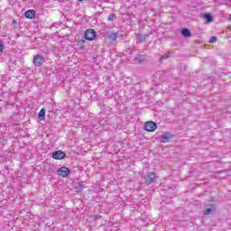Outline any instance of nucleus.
<instances>
[{
    "label": "nucleus",
    "instance_id": "39448f33",
    "mask_svg": "<svg viewBox=\"0 0 231 231\" xmlns=\"http://www.w3.org/2000/svg\"><path fill=\"white\" fill-rule=\"evenodd\" d=\"M69 172H71V171L66 166L58 169V174L59 176H61V178H68V176H69Z\"/></svg>",
    "mask_w": 231,
    "mask_h": 231
},
{
    "label": "nucleus",
    "instance_id": "7ed1b4c3",
    "mask_svg": "<svg viewBox=\"0 0 231 231\" xmlns=\"http://www.w3.org/2000/svg\"><path fill=\"white\" fill-rule=\"evenodd\" d=\"M158 129V125L153 121H148L145 123V131L147 133H154Z\"/></svg>",
    "mask_w": 231,
    "mask_h": 231
},
{
    "label": "nucleus",
    "instance_id": "f03ea898",
    "mask_svg": "<svg viewBox=\"0 0 231 231\" xmlns=\"http://www.w3.org/2000/svg\"><path fill=\"white\" fill-rule=\"evenodd\" d=\"M43 62H45V60L42 54H36L33 57L32 64H34V66H36L37 68H41V66H42Z\"/></svg>",
    "mask_w": 231,
    "mask_h": 231
},
{
    "label": "nucleus",
    "instance_id": "4be33fe9",
    "mask_svg": "<svg viewBox=\"0 0 231 231\" xmlns=\"http://www.w3.org/2000/svg\"><path fill=\"white\" fill-rule=\"evenodd\" d=\"M17 23V20H13V24H16Z\"/></svg>",
    "mask_w": 231,
    "mask_h": 231
},
{
    "label": "nucleus",
    "instance_id": "ddd939ff",
    "mask_svg": "<svg viewBox=\"0 0 231 231\" xmlns=\"http://www.w3.org/2000/svg\"><path fill=\"white\" fill-rule=\"evenodd\" d=\"M203 18L206 20V23L208 24L214 21V17L210 13H205Z\"/></svg>",
    "mask_w": 231,
    "mask_h": 231
},
{
    "label": "nucleus",
    "instance_id": "9d476101",
    "mask_svg": "<svg viewBox=\"0 0 231 231\" xmlns=\"http://www.w3.org/2000/svg\"><path fill=\"white\" fill-rule=\"evenodd\" d=\"M145 60V56L137 53V56L134 59V64H142Z\"/></svg>",
    "mask_w": 231,
    "mask_h": 231
},
{
    "label": "nucleus",
    "instance_id": "9b49d317",
    "mask_svg": "<svg viewBox=\"0 0 231 231\" xmlns=\"http://www.w3.org/2000/svg\"><path fill=\"white\" fill-rule=\"evenodd\" d=\"M106 37L109 41H112L113 42H115V41H116V39H118V32H107Z\"/></svg>",
    "mask_w": 231,
    "mask_h": 231
},
{
    "label": "nucleus",
    "instance_id": "a211bd4d",
    "mask_svg": "<svg viewBox=\"0 0 231 231\" xmlns=\"http://www.w3.org/2000/svg\"><path fill=\"white\" fill-rule=\"evenodd\" d=\"M84 44H86V40L81 39L78 41V46H80L81 48H84Z\"/></svg>",
    "mask_w": 231,
    "mask_h": 231
},
{
    "label": "nucleus",
    "instance_id": "423d86ee",
    "mask_svg": "<svg viewBox=\"0 0 231 231\" xmlns=\"http://www.w3.org/2000/svg\"><path fill=\"white\" fill-rule=\"evenodd\" d=\"M154 180H156V173L148 171L146 174L145 184L151 185V183H154Z\"/></svg>",
    "mask_w": 231,
    "mask_h": 231
},
{
    "label": "nucleus",
    "instance_id": "dca6fc26",
    "mask_svg": "<svg viewBox=\"0 0 231 231\" xmlns=\"http://www.w3.org/2000/svg\"><path fill=\"white\" fill-rule=\"evenodd\" d=\"M136 39H137V41H136V43L137 44H142V42H143V41H145V35H143V34H136Z\"/></svg>",
    "mask_w": 231,
    "mask_h": 231
},
{
    "label": "nucleus",
    "instance_id": "aec40b11",
    "mask_svg": "<svg viewBox=\"0 0 231 231\" xmlns=\"http://www.w3.org/2000/svg\"><path fill=\"white\" fill-rule=\"evenodd\" d=\"M115 19H116V14H111L107 17V21H115Z\"/></svg>",
    "mask_w": 231,
    "mask_h": 231
},
{
    "label": "nucleus",
    "instance_id": "f8f14e48",
    "mask_svg": "<svg viewBox=\"0 0 231 231\" xmlns=\"http://www.w3.org/2000/svg\"><path fill=\"white\" fill-rule=\"evenodd\" d=\"M24 17H26V19H35V10H27L24 13Z\"/></svg>",
    "mask_w": 231,
    "mask_h": 231
},
{
    "label": "nucleus",
    "instance_id": "1a4fd4ad",
    "mask_svg": "<svg viewBox=\"0 0 231 231\" xmlns=\"http://www.w3.org/2000/svg\"><path fill=\"white\" fill-rule=\"evenodd\" d=\"M180 34L185 39H189V37H192V32L189 30V28H182L180 30Z\"/></svg>",
    "mask_w": 231,
    "mask_h": 231
},
{
    "label": "nucleus",
    "instance_id": "b1692460",
    "mask_svg": "<svg viewBox=\"0 0 231 231\" xmlns=\"http://www.w3.org/2000/svg\"><path fill=\"white\" fill-rule=\"evenodd\" d=\"M184 69H187V65L184 66Z\"/></svg>",
    "mask_w": 231,
    "mask_h": 231
},
{
    "label": "nucleus",
    "instance_id": "393cba45",
    "mask_svg": "<svg viewBox=\"0 0 231 231\" xmlns=\"http://www.w3.org/2000/svg\"><path fill=\"white\" fill-rule=\"evenodd\" d=\"M143 129H145V125H143Z\"/></svg>",
    "mask_w": 231,
    "mask_h": 231
},
{
    "label": "nucleus",
    "instance_id": "f3484780",
    "mask_svg": "<svg viewBox=\"0 0 231 231\" xmlns=\"http://www.w3.org/2000/svg\"><path fill=\"white\" fill-rule=\"evenodd\" d=\"M76 192H82V190H84V189H86V186L84 184H82V182H79L76 187Z\"/></svg>",
    "mask_w": 231,
    "mask_h": 231
},
{
    "label": "nucleus",
    "instance_id": "6ab92c4d",
    "mask_svg": "<svg viewBox=\"0 0 231 231\" xmlns=\"http://www.w3.org/2000/svg\"><path fill=\"white\" fill-rule=\"evenodd\" d=\"M209 44H214V42H217V36H212L209 41Z\"/></svg>",
    "mask_w": 231,
    "mask_h": 231
},
{
    "label": "nucleus",
    "instance_id": "0eeeda50",
    "mask_svg": "<svg viewBox=\"0 0 231 231\" xmlns=\"http://www.w3.org/2000/svg\"><path fill=\"white\" fill-rule=\"evenodd\" d=\"M52 158L53 160H64L66 158V152L60 150L55 151L52 153Z\"/></svg>",
    "mask_w": 231,
    "mask_h": 231
},
{
    "label": "nucleus",
    "instance_id": "6e6552de",
    "mask_svg": "<svg viewBox=\"0 0 231 231\" xmlns=\"http://www.w3.org/2000/svg\"><path fill=\"white\" fill-rule=\"evenodd\" d=\"M208 207L209 208L203 211L204 216H210V214H214L217 210L215 204H209Z\"/></svg>",
    "mask_w": 231,
    "mask_h": 231
},
{
    "label": "nucleus",
    "instance_id": "2eb2a0df",
    "mask_svg": "<svg viewBox=\"0 0 231 231\" xmlns=\"http://www.w3.org/2000/svg\"><path fill=\"white\" fill-rule=\"evenodd\" d=\"M172 57V52L171 51H168L167 53H164L163 55H162L159 59V62H163V60H165V59H169Z\"/></svg>",
    "mask_w": 231,
    "mask_h": 231
},
{
    "label": "nucleus",
    "instance_id": "412c9836",
    "mask_svg": "<svg viewBox=\"0 0 231 231\" xmlns=\"http://www.w3.org/2000/svg\"><path fill=\"white\" fill-rule=\"evenodd\" d=\"M5 51V44L3 42L0 40V53H3Z\"/></svg>",
    "mask_w": 231,
    "mask_h": 231
},
{
    "label": "nucleus",
    "instance_id": "20e7f679",
    "mask_svg": "<svg viewBox=\"0 0 231 231\" xmlns=\"http://www.w3.org/2000/svg\"><path fill=\"white\" fill-rule=\"evenodd\" d=\"M172 138H174V134H171V132H165L161 135V143H169Z\"/></svg>",
    "mask_w": 231,
    "mask_h": 231
},
{
    "label": "nucleus",
    "instance_id": "f257e3e1",
    "mask_svg": "<svg viewBox=\"0 0 231 231\" xmlns=\"http://www.w3.org/2000/svg\"><path fill=\"white\" fill-rule=\"evenodd\" d=\"M85 41H95L97 39V32L94 29H87L84 33Z\"/></svg>",
    "mask_w": 231,
    "mask_h": 231
},
{
    "label": "nucleus",
    "instance_id": "5701e85b",
    "mask_svg": "<svg viewBox=\"0 0 231 231\" xmlns=\"http://www.w3.org/2000/svg\"><path fill=\"white\" fill-rule=\"evenodd\" d=\"M130 55H133V51H130Z\"/></svg>",
    "mask_w": 231,
    "mask_h": 231
},
{
    "label": "nucleus",
    "instance_id": "4468645a",
    "mask_svg": "<svg viewBox=\"0 0 231 231\" xmlns=\"http://www.w3.org/2000/svg\"><path fill=\"white\" fill-rule=\"evenodd\" d=\"M44 118H46V109L42 108L38 113V119L40 120V122H42Z\"/></svg>",
    "mask_w": 231,
    "mask_h": 231
}]
</instances>
